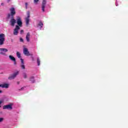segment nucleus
Segmentation results:
<instances>
[{
    "instance_id": "nucleus-1",
    "label": "nucleus",
    "mask_w": 128,
    "mask_h": 128,
    "mask_svg": "<svg viewBox=\"0 0 128 128\" xmlns=\"http://www.w3.org/2000/svg\"><path fill=\"white\" fill-rule=\"evenodd\" d=\"M10 13L8 14L7 15V18H13L16 16V9L14 8H11L10 9Z\"/></svg>"
},
{
    "instance_id": "nucleus-2",
    "label": "nucleus",
    "mask_w": 128,
    "mask_h": 128,
    "mask_svg": "<svg viewBox=\"0 0 128 128\" xmlns=\"http://www.w3.org/2000/svg\"><path fill=\"white\" fill-rule=\"evenodd\" d=\"M6 40L5 35L4 34H0V46H2L4 44Z\"/></svg>"
},
{
    "instance_id": "nucleus-3",
    "label": "nucleus",
    "mask_w": 128,
    "mask_h": 128,
    "mask_svg": "<svg viewBox=\"0 0 128 128\" xmlns=\"http://www.w3.org/2000/svg\"><path fill=\"white\" fill-rule=\"evenodd\" d=\"M18 74H20V72L18 71L14 72L8 78V80H14V78H16V76H18Z\"/></svg>"
},
{
    "instance_id": "nucleus-4",
    "label": "nucleus",
    "mask_w": 128,
    "mask_h": 128,
    "mask_svg": "<svg viewBox=\"0 0 128 128\" xmlns=\"http://www.w3.org/2000/svg\"><path fill=\"white\" fill-rule=\"evenodd\" d=\"M20 30V28L18 26L16 25V28L13 32V34L14 36H18V30Z\"/></svg>"
},
{
    "instance_id": "nucleus-5",
    "label": "nucleus",
    "mask_w": 128,
    "mask_h": 128,
    "mask_svg": "<svg viewBox=\"0 0 128 128\" xmlns=\"http://www.w3.org/2000/svg\"><path fill=\"white\" fill-rule=\"evenodd\" d=\"M16 22L17 24H18V26L22 27V18L20 16H18L16 18Z\"/></svg>"
},
{
    "instance_id": "nucleus-6",
    "label": "nucleus",
    "mask_w": 128,
    "mask_h": 128,
    "mask_svg": "<svg viewBox=\"0 0 128 128\" xmlns=\"http://www.w3.org/2000/svg\"><path fill=\"white\" fill-rule=\"evenodd\" d=\"M8 52V50L4 48H0V54H2V56H6V52Z\"/></svg>"
},
{
    "instance_id": "nucleus-7",
    "label": "nucleus",
    "mask_w": 128,
    "mask_h": 128,
    "mask_svg": "<svg viewBox=\"0 0 128 128\" xmlns=\"http://www.w3.org/2000/svg\"><path fill=\"white\" fill-rule=\"evenodd\" d=\"M3 110H12V104L4 105L3 106Z\"/></svg>"
},
{
    "instance_id": "nucleus-8",
    "label": "nucleus",
    "mask_w": 128,
    "mask_h": 128,
    "mask_svg": "<svg viewBox=\"0 0 128 128\" xmlns=\"http://www.w3.org/2000/svg\"><path fill=\"white\" fill-rule=\"evenodd\" d=\"M23 54L25 56H30V52H28V50L26 48H24Z\"/></svg>"
},
{
    "instance_id": "nucleus-9",
    "label": "nucleus",
    "mask_w": 128,
    "mask_h": 128,
    "mask_svg": "<svg viewBox=\"0 0 128 128\" xmlns=\"http://www.w3.org/2000/svg\"><path fill=\"white\" fill-rule=\"evenodd\" d=\"M11 19L10 20V23L12 26H14V24L16 23V20L14 18V17H11Z\"/></svg>"
},
{
    "instance_id": "nucleus-10",
    "label": "nucleus",
    "mask_w": 128,
    "mask_h": 128,
    "mask_svg": "<svg viewBox=\"0 0 128 128\" xmlns=\"http://www.w3.org/2000/svg\"><path fill=\"white\" fill-rule=\"evenodd\" d=\"M20 60H21L20 67L21 68L22 70H26V66L24 65V59L20 58Z\"/></svg>"
},
{
    "instance_id": "nucleus-11",
    "label": "nucleus",
    "mask_w": 128,
    "mask_h": 128,
    "mask_svg": "<svg viewBox=\"0 0 128 128\" xmlns=\"http://www.w3.org/2000/svg\"><path fill=\"white\" fill-rule=\"evenodd\" d=\"M46 0H43L42 2V10L44 12V8H46Z\"/></svg>"
},
{
    "instance_id": "nucleus-12",
    "label": "nucleus",
    "mask_w": 128,
    "mask_h": 128,
    "mask_svg": "<svg viewBox=\"0 0 128 128\" xmlns=\"http://www.w3.org/2000/svg\"><path fill=\"white\" fill-rule=\"evenodd\" d=\"M9 58H10V60H11L14 62V66L16 65V58L14 57L12 55H10L9 56Z\"/></svg>"
},
{
    "instance_id": "nucleus-13",
    "label": "nucleus",
    "mask_w": 128,
    "mask_h": 128,
    "mask_svg": "<svg viewBox=\"0 0 128 128\" xmlns=\"http://www.w3.org/2000/svg\"><path fill=\"white\" fill-rule=\"evenodd\" d=\"M0 87L2 88H8V84H0Z\"/></svg>"
},
{
    "instance_id": "nucleus-14",
    "label": "nucleus",
    "mask_w": 128,
    "mask_h": 128,
    "mask_svg": "<svg viewBox=\"0 0 128 128\" xmlns=\"http://www.w3.org/2000/svg\"><path fill=\"white\" fill-rule=\"evenodd\" d=\"M30 34L28 32L26 36V40L28 42H30Z\"/></svg>"
},
{
    "instance_id": "nucleus-15",
    "label": "nucleus",
    "mask_w": 128,
    "mask_h": 128,
    "mask_svg": "<svg viewBox=\"0 0 128 128\" xmlns=\"http://www.w3.org/2000/svg\"><path fill=\"white\" fill-rule=\"evenodd\" d=\"M30 80L32 82V84H34V82H36V80H34V76L30 78Z\"/></svg>"
},
{
    "instance_id": "nucleus-16",
    "label": "nucleus",
    "mask_w": 128,
    "mask_h": 128,
    "mask_svg": "<svg viewBox=\"0 0 128 128\" xmlns=\"http://www.w3.org/2000/svg\"><path fill=\"white\" fill-rule=\"evenodd\" d=\"M26 26H28V24L30 23V18H26Z\"/></svg>"
},
{
    "instance_id": "nucleus-17",
    "label": "nucleus",
    "mask_w": 128,
    "mask_h": 128,
    "mask_svg": "<svg viewBox=\"0 0 128 128\" xmlns=\"http://www.w3.org/2000/svg\"><path fill=\"white\" fill-rule=\"evenodd\" d=\"M16 54L18 58H22V56H20V52H17Z\"/></svg>"
},
{
    "instance_id": "nucleus-18",
    "label": "nucleus",
    "mask_w": 128,
    "mask_h": 128,
    "mask_svg": "<svg viewBox=\"0 0 128 128\" xmlns=\"http://www.w3.org/2000/svg\"><path fill=\"white\" fill-rule=\"evenodd\" d=\"M38 26H40V28H42V26H44V23H42V22H40L38 24Z\"/></svg>"
},
{
    "instance_id": "nucleus-19",
    "label": "nucleus",
    "mask_w": 128,
    "mask_h": 128,
    "mask_svg": "<svg viewBox=\"0 0 128 128\" xmlns=\"http://www.w3.org/2000/svg\"><path fill=\"white\" fill-rule=\"evenodd\" d=\"M37 64H38V66H40V58H37Z\"/></svg>"
},
{
    "instance_id": "nucleus-20",
    "label": "nucleus",
    "mask_w": 128,
    "mask_h": 128,
    "mask_svg": "<svg viewBox=\"0 0 128 128\" xmlns=\"http://www.w3.org/2000/svg\"><path fill=\"white\" fill-rule=\"evenodd\" d=\"M23 77L24 78H28V75L26 74V73H23Z\"/></svg>"
},
{
    "instance_id": "nucleus-21",
    "label": "nucleus",
    "mask_w": 128,
    "mask_h": 128,
    "mask_svg": "<svg viewBox=\"0 0 128 128\" xmlns=\"http://www.w3.org/2000/svg\"><path fill=\"white\" fill-rule=\"evenodd\" d=\"M39 0H34V2L35 4H38V2Z\"/></svg>"
},
{
    "instance_id": "nucleus-22",
    "label": "nucleus",
    "mask_w": 128,
    "mask_h": 128,
    "mask_svg": "<svg viewBox=\"0 0 128 128\" xmlns=\"http://www.w3.org/2000/svg\"><path fill=\"white\" fill-rule=\"evenodd\" d=\"M27 16H28L26 18H30V12H27Z\"/></svg>"
},
{
    "instance_id": "nucleus-23",
    "label": "nucleus",
    "mask_w": 128,
    "mask_h": 128,
    "mask_svg": "<svg viewBox=\"0 0 128 128\" xmlns=\"http://www.w3.org/2000/svg\"><path fill=\"white\" fill-rule=\"evenodd\" d=\"M4 122V118H0V122Z\"/></svg>"
},
{
    "instance_id": "nucleus-24",
    "label": "nucleus",
    "mask_w": 128,
    "mask_h": 128,
    "mask_svg": "<svg viewBox=\"0 0 128 128\" xmlns=\"http://www.w3.org/2000/svg\"><path fill=\"white\" fill-rule=\"evenodd\" d=\"M20 42H24V39H22V38H20Z\"/></svg>"
},
{
    "instance_id": "nucleus-25",
    "label": "nucleus",
    "mask_w": 128,
    "mask_h": 128,
    "mask_svg": "<svg viewBox=\"0 0 128 128\" xmlns=\"http://www.w3.org/2000/svg\"><path fill=\"white\" fill-rule=\"evenodd\" d=\"M24 87H22L20 89H19L18 90H24Z\"/></svg>"
},
{
    "instance_id": "nucleus-26",
    "label": "nucleus",
    "mask_w": 128,
    "mask_h": 128,
    "mask_svg": "<svg viewBox=\"0 0 128 128\" xmlns=\"http://www.w3.org/2000/svg\"><path fill=\"white\" fill-rule=\"evenodd\" d=\"M20 34H24V30H21L20 32Z\"/></svg>"
},
{
    "instance_id": "nucleus-27",
    "label": "nucleus",
    "mask_w": 128,
    "mask_h": 128,
    "mask_svg": "<svg viewBox=\"0 0 128 128\" xmlns=\"http://www.w3.org/2000/svg\"><path fill=\"white\" fill-rule=\"evenodd\" d=\"M26 8H28V2L25 3Z\"/></svg>"
},
{
    "instance_id": "nucleus-28",
    "label": "nucleus",
    "mask_w": 128,
    "mask_h": 128,
    "mask_svg": "<svg viewBox=\"0 0 128 128\" xmlns=\"http://www.w3.org/2000/svg\"><path fill=\"white\" fill-rule=\"evenodd\" d=\"M2 100H0V108H2V106H0V104H2Z\"/></svg>"
},
{
    "instance_id": "nucleus-29",
    "label": "nucleus",
    "mask_w": 128,
    "mask_h": 128,
    "mask_svg": "<svg viewBox=\"0 0 128 128\" xmlns=\"http://www.w3.org/2000/svg\"><path fill=\"white\" fill-rule=\"evenodd\" d=\"M18 84H20V82H17Z\"/></svg>"
},
{
    "instance_id": "nucleus-30",
    "label": "nucleus",
    "mask_w": 128,
    "mask_h": 128,
    "mask_svg": "<svg viewBox=\"0 0 128 128\" xmlns=\"http://www.w3.org/2000/svg\"><path fill=\"white\" fill-rule=\"evenodd\" d=\"M2 91L0 90V94H2Z\"/></svg>"
},
{
    "instance_id": "nucleus-31",
    "label": "nucleus",
    "mask_w": 128,
    "mask_h": 128,
    "mask_svg": "<svg viewBox=\"0 0 128 128\" xmlns=\"http://www.w3.org/2000/svg\"><path fill=\"white\" fill-rule=\"evenodd\" d=\"M32 60H34V57H32Z\"/></svg>"
}]
</instances>
